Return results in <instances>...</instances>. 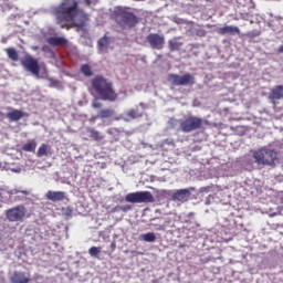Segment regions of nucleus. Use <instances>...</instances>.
Wrapping results in <instances>:
<instances>
[{
	"mask_svg": "<svg viewBox=\"0 0 283 283\" xmlns=\"http://www.w3.org/2000/svg\"><path fill=\"white\" fill-rule=\"evenodd\" d=\"M55 19L61 28H76L77 32H87V22L90 18L85 12L78 10L76 0H63L54 9Z\"/></svg>",
	"mask_w": 283,
	"mask_h": 283,
	"instance_id": "1",
	"label": "nucleus"
},
{
	"mask_svg": "<svg viewBox=\"0 0 283 283\" xmlns=\"http://www.w3.org/2000/svg\"><path fill=\"white\" fill-rule=\"evenodd\" d=\"M91 85L95 94L99 96L101 101H108L109 103H114L118 99V93H116V90H114V83L104 76H95L91 81Z\"/></svg>",
	"mask_w": 283,
	"mask_h": 283,
	"instance_id": "2",
	"label": "nucleus"
},
{
	"mask_svg": "<svg viewBox=\"0 0 283 283\" xmlns=\"http://www.w3.org/2000/svg\"><path fill=\"white\" fill-rule=\"evenodd\" d=\"M256 165H266L273 167L277 163V151L269 148H261L253 153Z\"/></svg>",
	"mask_w": 283,
	"mask_h": 283,
	"instance_id": "3",
	"label": "nucleus"
},
{
	"mask_svg": "<svg viewBox=\"0 0 283 283\" xmlns=\"http://www.w3.org/2000/svg\"><path fill=\"white\" fill-rule=\"evenodd\" d=\"M125 200L132 205H149L155 201L154 195L149 191H136L125 196Z\"/></svg>",
	"mask_w": 283,
	"mask_h": 283,
	"instance_id": "4",
	"label": "nucleus"
},
{
	"mask_svg": "<svg viewBox=\"0 0 283 283\" xmlns=\"http://www.w3.org/2000/svg\"><path fill=\"white\" fill-rule=\"evenodd\" d=\"M205 125V119L198 116H188L184 120L180 122V129L184 134H191V132H196L197 129H202Z\"/></svg>",
	"mask_w": 283,
	"mask_h": 283,
	"instance_id": "5",
	"label": "nucleus"
},
{
	"mask_svg": "<svg viewBox=\"0 0 283 283\" xmlns=\"http://www.w3.org/2000/svg\"><path fill=\"white\" fill-rule=\"evenodd\" d=\"M20 63L27 72H30L31 74H33V76H36V78H39V74L41 72L39 60L34 59V56L30 54H25L23 57H21Z\"/></svg>",
	"mask_w": 283,
	"mask_h": 283,
	"instance_id": "6",
	"label": "nucleus"
},
{
	"mask_svg": "<svg viewBox=\"0 0 283 283\" xmlns=\"http://www.w3.org/2000/svg\"><path fill=\"white\" fill-rule=\"evenodd\" d=\"M28 209L23 205H18L11 209L6 210V218L9 222H23Z\"/></svg>",
	"mask_w": 283,
	"mask_h": 283,
	"instance_id": "7",
	"label": "nucleus"
},
{
	"mask_svg": "<svg viewBox=\"0 0 283 283\" xmlns=\"http://www.w3.org/2000/svg\"><path fill=\"white\" fill-rule=\"evenodd\" d=\"M167 81L174 87H180V86H185V85H193V83H195L193 76L189 73H186L184 75L168 74Z\"/></svg>",
	"mask_w": 283,
	"mask_h": 283,
	"instance_id": "8",
	"label": "nucleus"
},
{
	"mask_svg": "<svg viewBox=\"0 0 283 283\" xmlns=\"http://www.w3.org/2000/svg\"><path fill=\"white\" fill-rule=\"evenodd\" d=\"M116 21L123 28H134L138 23V18L133 12L123 10L117 15Z\"/></svg>",
	"mask_w": 283,
	"mask_h": 283,
	"instance_id": "9",
	"label": "nucleus"
},
{
	"mask_svg": "<svg viewBox=\"0 0 283 283\" xmlns=\"http://www.w3.org/2000/svg\"><path fill=\"white\" fill-rule=\"evenodd\" d=\"M136 118H143V113L138 112V108H130L124 115L116 117L115 120H125V123H129V120H136Z\"/></svg>",
	"mask_w": 283,
	"mask_h": 283,
	"instance_id": "10",
	"label": "nucleus"
},
{
	"mask_svg": "<svg viewBox=\"0 0 283 283\" xmlns=\"http://www.w3.org/2000/svg\"><path fill=\"white\" fill-rule=\"evenodd\" d=\"M11 283H30V273L23 271H14L10 277Z\"/></svg>",
	"mask_w": 283,
	"mask_h": 283,
	"instance_id": "11",
	"label": "nucleus"
},
{
	"mask_svg": "<svg viewBox=\"0 0 283 283\" xmlns=\"http://www.w3.org/2000/svg\"><path fill=\"white\" fill-rule=\"evenodd\" d=\"M189 198H191V191L187 188L176 190L171 196L174 202H187Z\"/></svg>",
	"mask_w": 283,
	"mask_h": 283,
	"instance_id": "12",
	"label": "nucleus"
},
{
	"mask_svg": "<svg viewBox=\"0 0 283 283\" xmlns=\"http://www.w3.org/2000/svg\"><path fill=\"white\" fill-rule=\"evenodd\" d=\"M213 30L217 34H230V36H238L240 34V29L233 25L214 27Z\"/></svg>",
	"mask_w": 283,
	"mask_h": 283,
	"instance_id": "13",
	"label": "nucleus"
},
{
	"mask_svg": "<svg viewBox=\"0 0 283 283\" xmlns=\"http://www.w3.org/2000/svg\"><path fill=\"white\" fill-rule=\"evenodd\" d=\"M45 198L46 200H51V202H61L62 200H65V192L49 190L45 193Z\"/></svg>",
	"mask_w": 283,
	"mask_h": 283,
	"instance_id": "14",
	"label": "nucleus"
},
{
	"mask_svg": "<svg viewBox=\"0 0 283 283\" xmlns=\"http://www.w3.org/2000/svg\"><path fill=\"white\" fill-rule=\"evenodd\" d=\"M148 43H150V48H153L154 50H163V45H165V38L148 36Z\"/></svg>",
	"mask_w": 283,
	"mask_h": 283,
	"instance_id": "15",
	"label": "nucleus"
},
{
	"mask_svg": "<svg viewBox=\"0 0 283 283\" xmlns=\"http://www.w3.org/2000/svg\"><path fill=\"white\" fill-rule=\"evenodd\" d=\"M38 158L52 156V146L48 144H41L36 151Z\"/></svg>",
	"mask_w": 283,
	"mask_h": 283,
	"instance_id": "16",
	"label": "nucleus"
},
{
	"mask_svg": "<svg viewBox=\"0 0 283 283\" xmlns=\"http://www.w3.org/2000/svg\"><path fill=\"white\" fill-rule=\"evenodd\" d=\"M270 101H280L283 98V86L277 85L274 88L271 90V93L269 95Z\"/></svg>",
	"mask_w": 283,
	"mask_h": 283,
	"instance_id": "17",
	"label": "nucleus"
},
{
	"mask_svg": "<svg viewBox=\"0 0 283 283\" xmlns=\"http://www.w3.org/2000/svg\"><path fill=\"white\" fill-rule=\"evenodd\" d=\"M7 118H9L11 123H17V120H21V118H23V113L20 109H12L7 113Z\"/></svg>",
	"mask_w": 283,
	"mask_h": 283,
	"instance_id": "18",
	"label": "nucleus"
},
{
	"mask_svg": "<svg viewBox=\"0 0 283 283\" xmlns=\"http://www.w3.org/2000/svg\"><path fill=\"white\" fill-rule=\"evenodd\" d=\"M4 52L7 53V56L8 59H10V61H13L14 63L19 61V52L17 51V49L8 48L4 50Z\"/></svg>",
	"mask_w": 283,
	"mask_h": 283,
	"instance_id": "19",
	"label": "nucleus"
},
{
	"mask_svg": "<svg viewBox=\"0 0 283 283\" xmlns=\"http://www.w3.org/2000/svg\"><path fill=\"white\" fill-rule=\"evenodd\" d=\"M21 149H22V151H35L36 150V140L29 139L28 143L22 145Z\"/></svg>",
	"mask_w": 283,
	"mask_h": 283,
	"instance_id": "20",
	"label": "nucleus"
},
{
	"mask_svg": "<svg viewBox=\"0 0 283 283\" xmlns=\"http://www.w3.org/2000/svg\"><path fill=\"white\" fill-rule=\"evenodd\" d=\"M109 48V38L104 36L98 40V50L99 52H107V49Z\"/></svg>",
	"mask_w": 283,
	"mask_h": 283,
	"instance_id": "21",
	"label": "nucleus"
},
{
	"mask_svg": "<svg viewBox=\"0 0 283 283\" xmlns=\"http://www.w3.org/2000/svg\"><path fill=\"white\" fill-rule=\"evenodd\" d=\"M48 43L53 46L67 45V40L65 38H49Z\"/></svg>",
	"mask_w": 283,
	"mask_h": 283,
	"instance_id": "22",
	"label": "nucleus"
},
{
	"mask_svg": "<svg viewBox=\"0 0 283 283\" xmlns=\"http://www.w3.org/2000/svg\"><path fill=\"white\" fill-rule=\"evenodd\" d=\"M170 52H176V50H180L182 48V42L178 39L174 38L168 42Z\"/></svg>",
	"mask_w": 283,
	"mask_h": 283,
	"instance_id": "23",
	"label": "nucleus"
},
{
	"mask_svg": "<svg viewBox=\"0 0 283 283\" xmlns=\"http://www.w3.org/2000/svg\"><path fill=\"white\" fill-rule=\"evenodd\" d=\"M99 118H112V116H114V109L112 108H106V109H102L98 113Z\"/></svg>",
	"mask_w": 283,
	"mask_h": 283,
	"instance_id": "24",
	"label": "nucleus"
},
{
	"mask_svg": "<svg viewBox=\"0 0 283 283\" xmlns=\"http://www.w3.org/2000/svg\"><path fill=\"white\" fill-rule=\"evenodd\" d=\"M140 240H144V242H156V234L154 232L142 234Z\"/></svg>",
	"mask_w": 283,
	"mask_h": 283,
	"instance_id": "25",
	"label": "nucleus"
},
{
	"mask_svg": "<svg viewBox=\"0 0 283 283\" xmlns=\"http://www.w3.org/2000/svg\"><path fill=\"white\" fill-rule=\"evenodd\" d=\"M88 133L91 134L90 138H93V140H103V135L95 128H90Z\"/></svg>",
	"mask_w": 283,
	"mask_h": 283,
	"instance_id": "26",
	"label": "nucleus"
},
{
	"mask_svg": "<svg viewBox=\"0 0 283 283\" xmlns=\"http://www.w3.org/2000/svg\"><path fill=\"white\" fill-rule=\"evenodd\" d=\"M81 72L84 74V76H94V72H92L90 64H83L81 66Z\"/></svg>",
	"mask_w": 283,
	"mask_h": 283,
	"instance_id": "27",
	"label": "nucleus"
},
{
	"mask_svg": "<svg viewBox=\"0 0 283 283\" xmlns=\"http://www.w3.org/2000/svg\"><path fill=\"white\" fill-rule=\"evenodd\" d=\"M88 253L92 258H98V255H101V248L92 247L88 249Z\"/></svg>",
	"mask_w": 283,
	"mask_h": 283,
	"instance_id": "28",
	"label": "nucleus"
},
{
	"mask_svg": "<svg viewBox=\"0 0 283 283\" xmlns=\"http://www.w3.org/2000/svg\"><path fill=\"white\" fill-rule=\"evenodd\" d=\"M163 145H168V147H176L174 139L167 138L163 142Z\"/></svg>",
	"mask_w": 283,
	"mask_h": 283,
	"instance_id": "29",
	"label": "nucleus"
},
{
	"mask_svg": "<svg viewBox=\"0 0 283 283\" xmlns=\"http://www.w3.org/2000/svg\"><path fill=\"white\" fill-rule=\"evenodd\" d=\"M22 17H23V13L20 11L19 13L11 14L9 19L11 21H17V19H21Z\"/></svg>",
	"mask_w": 283,
	"mask_h": 283,
	"instance_id": "30",
	"label": "nucleus"
},
{
	"mask_svg": "<svg viewBox=\"0 0 283 283\" xmlns=\"http://www.w3.org/2000/svg\"><path fill=\"white\" fill-rule=\"evenodd\" d=\"M92 107H93V109H101V107H103V103H101L98 101H94V102H92Z\"/></svg>",
	"mask_w": 283,
	"mask_h": 283,
	"instance_id": "31",
	"label": "nucleus"
},
{
	"mask_svg": "<svg viewBox=\"0 0 283 283\" xmlns=\"http://www.w3.org/2000/svg\"><path fill=\"white\" fill-rule=\"evenodd\" d=\"M41 50H42V52H46V53L51 54V56H54V51H52V49H50V46L44 45V46H42Z\"/></svg>",
	"mask_w": 283,
	"mask_h": 283,
	"instance_id": "32",
	"label": "nucleus"
},
{
	"mask_svg": "<svg viewBox=\"0 0 283 283\" xmlns=\"http://www.w3.org/2000/svg\"><path fill=\"white\" fill-rule=\"evenodd\" d=\"M120 210L124 211V213H127V211H132V206H123Z\"/></svg>",
	"mask_w": 283,
	"mask_h": 283,
	"instance_id": "33",
	"label": "nucleus"
},
{
	"mask_svg": "<svg viewBox=\"0 0 283 283\" xmlns=\"http://www.w3.org/2000/svg\"><path fill=\"white\" fill-rule=\"evenodd\" d=\"M86 6H96V0H84Z\"/></svg>",
	"mask_w": 283,
	"mask_h": 283,
	"instance_id": "34",
	"label": "nucleus"
},
{
	"mask_svg": "<svg viewBox=\"0 0 283 283\" xmlns=\"http://www.w3.org/2000/svg\"><path fill=\"white\" fill-rule=\"evenodd\" d=\"M279 54H283V44L277 49Z\"/></svg>",
	"mask_w": 283,
	"mask_h": 283,
	"instance_id": "35",
	"label": "nucleus"
},
{
	"mask_svg": "<svg viewBox=\"0 0 283 283\" xmlns=\"http://www.w3.org/2000/svg\"><path fill=\"white\" fill-rule=\"evenodd\" d=\"M111 247L113 250L116 249V243H112Z\"/></svg>",
	"mask_w": 283,
	"mask_h": 283,
	"instance_id": "36",
	"label": "nucleus"
},
{
	"mask_svg": "<svg viewBox=\"0 0 283 283\" xmlns=\"http://www.w3.org/2000/svg\"><path fill=\"white\" fill-rule=\"evenodd\" d=\"M277 23H283V19L276 20Z\"/></svg>",
	"mask_w": 283,
	"mask_h": 283,
	"instance_id": "37",
	"label": "nucleus"
},
{
	"mask_svg": "<svg viewBox=\"0 0 283 283\" xmlns=\"http://www.w3.org/2000/svg\"><path fill=\"white\" fill-rule=\"evenodd\" d=\"M149 36H158V34H149Z\"/></svg>",
	"mask_w": 283,
	"mask_h": 283,
	"instance_id": "38",
	"label": "nucleus"
},
{
	"mask_svg": "<svg viewBox=\"0 0 283 283\" xmlns=\"http://www.w3.org/2000/svg\"><path fill=\"white\" fill-rule=\"evenodd\" d=\"M33 50H39V46H33Z\"/></svg>",
	"mask_w": 283,
	"mask_h": 283,
	"instance_id": "39",
	"label": "nucleus"
}]
</instances>
